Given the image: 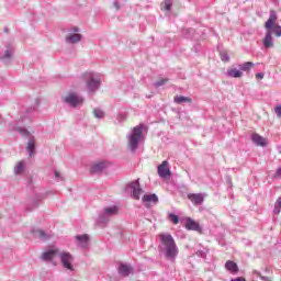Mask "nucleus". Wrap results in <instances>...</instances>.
<instances>
[{
  "label": "nucleus",
  "instance_id": "nucleus-42",
  "mask_svg": "<svg viewBox=\"0 0 281 281\" xmlns=\"http://www.w3.org/2000/svg\"><path fill=\"white\" fill-rule=\"evenodd\" d=\"M144 128H145L144 125H142V130H143V131H144Z\"/></svg>",
  "mask_w": 281,
  "mask_h": 281
},
{
  "label": "nucleus",
  "instance_id": "nucleus-32",
  "mask_svg": "<svg viewBox=\"0 0 281 281\" xmlns=\"http://www.w3.org/2000/svg\"><path fill=\"white\" fill-rule=\"evenodd\" d=\"M273 179H281V167H279L276 173L272 176Z\"/></svg>",
  "mask_w": 281,
  "mask_h": 281
},
{
  "label": "nucleus",
  "instance_id": "nucleus-1",
  "mask_svg": "<svg viewBox=\"0 0 281 281\" xmlns=\"http://www.w3.org/2000/svg\"><path fill=\"white\" fill-rule=\"evenodd\" d=\"M278 22V13L276 11H270V16L265 23L267 30L265 37L262 38V45L266 49H271L274 46L273 44V34L277 38L281 37V26Z\"/></svg>",
  "mask_w": 281,
  "mask_h": 281
},
{
  "label": "nucleus",
  "instance_id": "nucleus-41",
  "mask_svg": "<svg viewBox=\"0 0 281 281\" xmlns=\"http://www.w3.org/2000/svg\"><path fill=\"white\" fill-rule=\"evenodd\" d=\"M115 5H116V8H120V7H117V2H115Z\"/></svg>",
  "mask_w": 281,
  "mask_h": 281
},
{
  "label": "nucleus",
  "instance_id": "nucleus-25",
  "mask_svg": "<svg viewBox=\"0 0 281 281\" xmlns=\"http://www.w3.org/2000/svg\"><path fill=\"white\" fill-rule=\"evenodd\" d=\"M105 214L112 216L113 214H117L116 206H110L104 209Z\"/></svg>",
  "mask_w": 281,
  "mask_h": 281
},
{
  "label": "nucleus",
  "instance_id": "nucleus-30",
  "mask_svg": "<svg viewBox=\"0 0 281 281\" xmlns=\"http://www.w3.org/2000/svg\"><path fill=\"white\" fill-rule=\"evenodd\" d=\"M33 234H35V236H38L40 238H47V235H45V232L43 231H35L33 232Z\"/></svg>",
  "mask_w": 281,
  "mask_h": 281
},
{
  "label": "nucleus",
  "instance_id": "nucleus-33",
  "mask_svg": "<svg viewBox=\"0 0 281 281\" xmlns=\"http://www.w3.org/2000/svg\"><path fill=\"white\" fill-rule=\"evenodd\" d=\"M274 113H276L277 117H281V105L276 106Z\"/></svg>",
  "mask_w": 281,
  "mask_h": 281
},
{
  "label": "nucleus",
  "instance_id": "nucleus-28",
  "mask_svg": "<svg viewBox=\"0 0 281 281\" xmlns=\"http://www.w3.org/2000/svg\"><path fill=\"white\" fill-rule=\"evenodd\" d=\"M166 82H168V79H160L154 83V87H156V89H159V87H164Z\"/></svg>",
  "mask_w": 281,
  "mask_h": 281
},
{
  "label": "nucleus",
  "instance_id": "nucleus-10",
  "mask_svg": "<svg viewBox=\"0 0 281 281\" xmlns=\"http://www.w3.org/2000/svg\"><path fill=\"white\" fill-rule=\"evenodd\" d=\"M186 229L189 232H202L201 225L192 220V217L187 218Z\"/></svg>",
  "mask_w": 281,
  "mask_h": 281
},
{
  "label": "nucleus",
  "instance_id": "nucleus-13",
  "mask_svg": "<svg viewBox=\"0 0 281 281\" xmlns=\"http://www.w3.org/2000/svg\"><path fill=\"white\" fill-rule=\"evenodd\" d=\"M90 80L88 81V90L93 92L98 87H100V79L93 78V75H89Z\"/></svg>",
  "mask_w": 281,
  "mask_h": 281
},
{
  "label": "nucleus",
  "instance_id": "nucleus-4",
  "mask_svg": "<svg viewBox=\"0 0 281 281\" xmlns=\"http://www.w3.org/2000/svg\"><path fill=\"white\" fill-rule=\"evenodd\" d=\"M157 172L160 179H170L172 177V171H170V162H168V160L162 161L158 166Z\"/></svg>",
  "mask_w": 281,
  "mask_h": 281
},
{
  "label": "nucleus",
  "instance_id": "nucleus-11",
  "mask_svg": "<svg viewBox=\"0 0 281 281\" xmlns=\"http://www.w3.org/2000/svg\"><path fill=\"white\" fill-rule=\"evenodd\" d=\"M119 273L123 278H128L131 273H133V268L126 263H120L119 265Z\"/></svg>",
  "mask_w": 281,
  "mask_h": 281
},
{
  "label": "nucleus",
  "instance_id": "nucleus-31",
  "mask_svg": "<svg viewBox=\"0 0 281 281\" xmlns=\"http://www.w3.org/2000/svg\"><path fill=\"white\" fill-rule=\"evenodd\" d=\"M3 58H12V49H7L4 52V56L0 57V60H2Z\"/></svg>",
  "mask_w": 281,
  "mask_h": 281
},
{
  "label": "nucleus",
  "instance_id": "nucleus-6",
  "mask_svg": "<svg viewBox=\"0 0 281 281\" xmlns=\"http://www.w3.org/2000/svg\"><path fill=\"white\" fill-rule=\"evenodd\" d=\"M64 101L69 104L70 106H80L85 102L82 98H80L77 93L69 92L66 94Z\"/></svg>",
  "mask_w": 281,
  "mask_h": 281
},
{
  "label": "nucleus",
  "instance_id": "nucleus-35",
  "mask_svg": "<svg viewBox=\"0 0 281 281\" xmlns=\"http://www.w3.org/2000/svg\"><path fill=\"white\" fill-rule=\"evenodd\" d=\"M256 78L259 79V80H262V78H265V72L256 74Z\"/></svg>",
  "mask_w": 281,
  "mask_h": 281
},
{
  "label": "nucleus",
  "instance_id": "nucleus-39",
  "mask_svg": "<svg viewBox=\"0 0 281 281\" xmlns=\"http://www.w3.org/2000/svg\"><path fill=\"white\" fill-rule=\"evenodd\" d=\"M201 254H202V251H201V250H199V251L196 252V255H198V256H201Z\"/></svg>",
  "mask_w": 281,
  "mask_h": 281
},
{
  "label": "nucleus",
  "instance_id": "nucleus-2",
  "mask_svg": "<svg viewBox=\"0 0 281 281\" xmlns=\"http://www.w3.org/2000/svg\"><path fill=\"white\" fill-rule=\"evenodd\" d=\"M158 238V249L160 254H164L165 258L170 260V262H175V260H177V256H179V248L177 247L175 237H172V235L169 233H160Z\"/></svg>",
  "mask_w": 281,
  "mask_h": 281
},
{
  "label": "nucleus",
  "instance_id": "nucleus-14",
  "mask_svg": "<svg viewBox=\"0 0 281 281\" xmlns=\"http://www.w3.org/2000/svg\"><path fill=\"white\" fill-rule=\"evenodd\" d=\"M251 140L254 142V144H256L257 146H262V148H265V146H267V138L260 136V134H252L251 135Z\"/></svg>",
  "mask_w": 281,
  "mask_h": 281
},
{
  "label": "nucleus",
  "instance_id": "nucleus-38",
  "mask_svg": "<svg viewBox=\"0 0 281 281\" xmlns=\"http://www.w3.org/2000/svg\"><path fill=\"white\" fill-rule=\"evenodd\" d=\"M74 32H79V29H78V27H75V29H74Z\"/></svg>",
  "mask_w": 281,
  "mask_h": 281
},
{
  "label": "nucleus",
  "instance_id": "nucleus-19",
  "mask_svg": "<svg viewBox=\"0 0 281 281\" xmlns=\"http://www.w3.org/2000/svg\"><path fill=\"white\" fill-rule=\"evenodd\" d=\"M104 168H106V162L104 161H100V162H95L94 165H92L90 172H102V170H104Z\"/></svg>",
  "mask_w": 281,
  "mask_h": 281
},
{
  "label": "nucleus",
  "instance_id": "nucleus-20",
  "mask_svg": "<svg viewBox=\"0 0 281 281\" xmlns=\"http://www.w3.org/2000/svg\"><path fill=\"white\" fill-rule=\"evenodd\" d=\"M34 148H36V140L31 137L27 142L26 150L30 153V157L34 155Z\"/></svg>",
  "mask_w": 281,
  "mask_h": 281
},
{
  "label": "nucleus",
  "instance_id": "nucleus-16",
  "mask_svg": "<svg viewBox=\"0 0 281 281\" xmlns=\"http://www.w3.org/2000/svg\"><path fill=\"white\" fill-rule=\"evenodd\" d=\"M227 78H243V72L237 68H229L226 71Z\"/></svg>",
  "mask_w": 281,
  "mask_h": 281
},
{
  "label": "nucleus",
  "instance_id": "nucleus-9",
  "mask_svg": "<svg viewBox=\"0 0 281 281\" xmlns=\"http://www.w3.org/2000/svg\"><path fill=\"white\" fill-rule=\"evenodd\" d=\"M145 207H150L151 203H159V196L157 194L151 193V194H144L142 199Z\"/></svg>",
  "mask_w": 281,
  "mask_h": 281
},
{
  "label": "nucleus",
  "instance_id": "nucleus-15",
  "mask_svg": "<svg viewBox=\"0 0 281 281\" xmlns=\"http://www.w3.org/2000/svg\"><path fill=\"white\" fill-rule=\"evenodd\" d=\"M59 249H52L43 252L42 260H54V257L58 256Z\"/></svg>",
  "mask_w": 281,
  "mask_h": 281
},
{
  "label": "nucleus",
  "instance_id": "nucleus-27",
  "mask_svg": "<svg viewBox=\"0 0 281 281\" xmlns=\"http://www.w3.org/2000/svg\"><path fill=\"white\" fill-rule=\"evenodd\" d=\"M220 56L223 63H229V55L227 54V52H221Z\"/></svg>",
  "mask_w": 281,
  "mask_h": 281
},
{
  "label": "nucleus",
  "instance_id": "nucleus-5",
  "mask_svg": "<svg viewBox=\"0 0 281 281\" xmlns=\"http://www.w3.org/2000/svg\"><path fill=\"white\" fill-rule=\"evenodd\" d=\"M58 256L63 267H65V269H69V271H74V266H71V262H74V257L71 254L67 251H59Z\"/></svg>",
  "mask_w": 281,
  "mask_h": 281
},
{
  "label": "nucleus",
  "instance_id": "nucleus-7",
  "mask_svg": "<svg viewBox=\"0 0 281 281\" xmlns=\"http://www.w3.org/2000/svg\"><path fill=\"white\" fill-rule=\"evenodd\" d=\"M128 188L131 190L132 198H134L135 201H139V196L142 195V186L139 184V180L131 182Z\"/></svg>",
  "mask_w": 281,
  "mask_h": 281
},
{
  "label": "nucleus",
  "instance_id": "nucleus-37",
  "mask_svg": "<svg viewBox=\"0 0 281 281\" xmlns=\"http://www.w3.org/2000/svg\"><path fill=\"white\" fill-rule=\"evenodd\" d=\"M21 135H27V131H21Z\"/></svg>",
  "mask_w": 281,
  "mask_h": 281
},
{
  "label": "nucleus",
  "instance_id": "nucleus-29",
  "mask_svg": "<svg viewBox=\"0 0 281 281\" xmlns=\"http://www.w3.org/2000/svg\"><path fill=\"white\" fill-rule=\"evenodd\" d=\"M169 221H172L175 225H179V216L175 214H169Z\"/></svg>",
  "mask_w": 281,
  "mask_h": 281
},
{
  "label": "nucleus",
  "instance_id": "nucleus-17",
  "mask_svg": "<svg viewBox=\"0 0 281 281\" xmlns=\"http://www.w3.org/2000/svg\"><path fill=\"white\" fill-rule=\"evenodd\" d=\"M80 41H82V35L78 33L69 34L66 36V43L74 44V43H80Z\"/></svg>",
  "mask_w": 281,
  "mask_h": 281
},
{
  "label": "nucleus",
  "instance_id": "nucleus-26",
  "mask_svg": "<svg viewBox=\"0 0 281 281\" xmlns=\"http://www.w3.org/2000/svg\"><path fill=\"white\" fill-rule=\"evenodd\" d=\"M93 115H94V117H98L99 120H102V117H104V112L100 109H94L93 110Z\"/></svg>",
  "mask_w": 281,
  "mask_h": 281
},
{
  "label": "nucleus",
  "instance_id": "nucleus-8",
  "mask_svg": "<svg viewBox=\"0 0 281 281\" xmlns=\"http://www.w3.org/2000/svg\"><path fill=\"white\" fill-rule=\"evenodd\" d=\"M188 199L193 203V205H203V202L205 201V193H189Z\"/></svg>",
  "mask_w": 281,
  "mask_h": 281
},
{
  "label": "nucleus",
  "instance_id": "nucleus-21",
  "mask_svg": "<svg viewBox=\"0 0 281 281\" xmlns=\"http://www.w3.org/2000/svg\"><path fill=\"white\" fill-rule=\"evenodd\" d=\"M15 175H23L25 172V161H19L14 167Z\"/></svg>",
  "mask_w": 281,
  "mask_h": 281
},
{
  "label": "nucleus",
  "instance_id": "nucleus-12",
  "mask_svg": "<svg viewBox=\"0 0 281 281\" xmlns=\"http://www.w3.org/2000/svg\"><path fill=\"white\" fill-rule=\"evenodd\" d=\"M225 269H226V271H229V273H232L233 276H236V273H238L240 271V269L238 268V263H236V261H232V260H227L225 262Z\"/></svg>",
  "mask_w": 281,
  "mask_h": 281
},
{
  "label": "nucleus",
  "instance_id": "nucleus-23",
  "mask_svg": "<svg viewBox=\"0 0 281 281\" xmlns=\"http://www.w3.org/2000/svg\"><path fill=\"white\" fill-rule=\"evenodd\" d=\"M76 239L80 241L81 247H87L89 243V235H77Z\"/></svg>",
  "mask_w": 281,
  "mask_h": 281
},
{
  "label": "nucleus",
  "instance_id": "nucleus-18",
  "mask_svg": "<svg viewBox=\"0 0 281 281\" xmlns=\"http://www.w3.org/2000/svg\"><path fill=\"white\" fill-rule=\"evenodd\" d=\"M173 102L176 104H183V103L192 104V98L184 97V95H176L173 98Z\"/></svg>",
  "mask_w": 281,
  "mask_h": 281
},
{
  "label": "nucleus",
  "instance_id": "nucleus-40",
  "mask_svg": "<svg viewBox=\"0 0 281 281\" xmlns=\"http://www.w3.org/2000/svg\"><path fill=\"white\" fill-rule=\"evenodd\" d=\"M55 176L58 178V172H56Z\"/></svg>",
  "mask_w": 281,
  "mask_h": 281
},
{
  "label": "nucleus",
  "instance_id": "nucleus-36",
  "mask_svg": "<svg viewBox=\"0 0 281 281\" xmlns=\"http://www.w3.org/2000/svg\"><path fill=\"white\" fill-rule=\"evenodd\" d=\"M231 281H247V279H245V277H238V278L232 279Z\"/></svg>",
  "mask_w": 281,
  "mask_h": 281
},
{
  "label": "nucleus",
  "instance_id": "nucleus-24",
  "mask_svg": "<svg viewBox=\"0 0 281 281\" xmlns=\"http://www.w3.org/2000/svg\"><path fill=\"white\" fill-rule=\"evenodd\" d=\"M161 7V10H165V12H170L172 10V0H164Z\"/></svg>",
  "mask_w": 281,
  "mask_h": 281
},
{
  "label": "nucleus",
  "instance_id": "nucleus-22",
  "mask_svg": "<svg viewBox=\"0 0 281 281\" xmlns=\"http://www.w3.org/2000/svg\"><path fill=\"white\" fill-rule=\"evenodd\" d=\"M254 67V63L246 61L244 64L238 65L239 71L243 74V71H249Z\"/></svg>",
  "mask_w": 281,
  "mask_h": 281
},
{
  "label": "nucleus",
  "instance_id": "nucleus-34",
  "mask_svg": "<svg viewBox=\"0 0 281 281\" xmlns=\"http://www.w3.org/2000/svg\"><path fill=\"white\" fill-rule=\"evenodd\" d=\"M256 274H257L258 278H260V280H262V281H271V280H269V278L262 276L260 272H256Z\"/></svg>",
  "mask_w": 281,
  "mask_h": 281
},
{
  "label": "nucleus",
  "instance_id": "nucleus-3",
  "mask_svg": "<svg viewBox=\"0 0 281 281\" xmlns=\"http://www.w3.org/2000/svg\"><path fill=\"white\" fill-rule=\"evenodd\" d=\"M139 139H142V126L134 127L133 135L128 138V149L136 150Z\"/></svg>",
  "mask_w": 281,
  "mask_h": 281
}]
</instances>
